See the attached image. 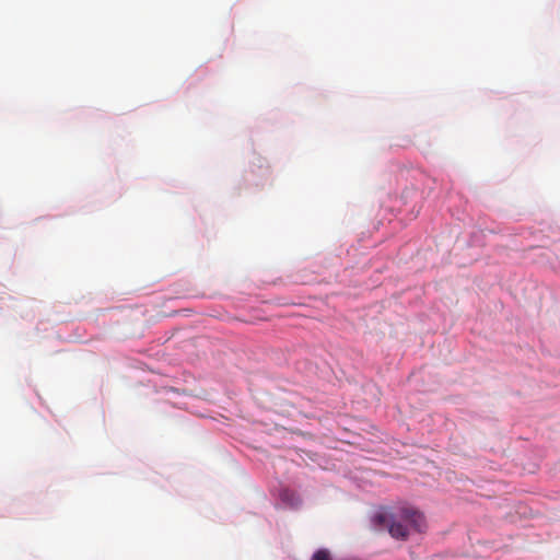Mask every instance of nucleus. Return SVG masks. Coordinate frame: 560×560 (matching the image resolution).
Segmentation results:
<instances>
[{
    "instance_id": "f257e3e1",
    "label": "nucleus",
    "mask_w": 560,
    "mask_h": 560,
    "mask_svg": "<svg viewBox=\"0 0 560 560\" xmlns=\"http://www.w3.org/2000/svg\"><path fill=\"white\" fill-rule=\"evenodd\" d=\"M373 521L375 525L387 527L393 538L406 540L410 529L423 532L425 528V518L423 514L411 508H402L398 513L387 511L377 512Z\"/></svg>"
},
{
    "instance_id": "f03ea898",
    "label": "nucleus",
    "mask_w": 560,
    "mask_h": 560,
    "mask_svg": "<svg viewBox=\"0 0 560 560\" xmlns=\"http://www.w3.org/2000/svg\"><path fill=\"white\" fill-rule=\"evenodd\" d=\"M312 560H332V559H331V555H330L329 550L319 549L313 555Z\"/></svg>"
},
{
    "instance_id": "7ed1b4c3",
    "label": "nucleus",
    "mask_w": 560,
    "mask_h": 560,
    "mask_svg": "<svg viewBox=\"0 0 560 560\" xmlns=\"http://www.w3.org/2000/svg\"><path fill=\"white\" fill-rule=\"evenodd\" d=\"M282 499H283V500H287V491H285V492H283V494H282Z\"/></svg>"
}]
</instances>
